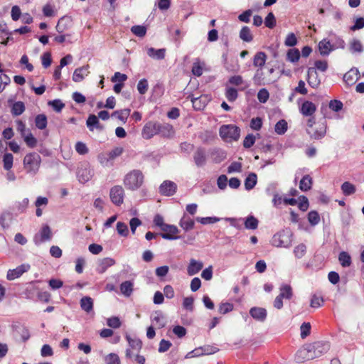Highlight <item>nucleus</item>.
I'll return each mask as SVG.
<instances>
[{"label": "nucleus", "instance_id": "nucleus-39", "mask_svg": "<svg viewBox=\"0 0 364 364\" xmlns=\"http://www.w3.org/2000/svg\"><path fill=\"white\" fill-rule=\"evenodd\" d=\"M257 181V175L254 173H250L245 181V187L247 190L252 189Z\"/></svg>", "mask_w": 364, "mask_h": 364}, {"label": "nucleus", "instance_id": "nucleus-40", "mask_svg": "<svg viewBox=\"0 0 364 364\" xmlns=\"http://www.w3.org/2000/svg\"><path fill=\"white\" fill-rule=\"evenodd\" d=\"M194 221L185 215L181 219L179 225L186 231L190 230L194 227Z\"/></svg>", "mask_w": 364, "mask_h": 364}, {"label": "nucleus", "instance_id": "nucleus-1", "mask_svg": "<svg viewBox=\"0 0 364 364\" xmlns=\"http://www.w3.org/2000/svg\"><path fill=\"white\" fill-rule=\"evenodd\" d=\"M144 175L138 169H134L125 174L123 184L127 190L135 191L139 190L144 184Z\"/></svg>", "mask_w": 364, "mask_h": 364}, {"label": "nucleus", "instance_id": "nucleus-28", "mask_svg": "<svg viewBox=\"0 0 364 364\" xmlns=\"http://www.w3.org/2000/svg\"><path fill=\"white\" fill-rule=\"evenodd\" d=\"M166 49H155L154 48H149L147 49V55L156 60H161L165 58Z\"/></svg>", "mask_w": 364, "mask_h": 364}, {"label": "nucleus", "instance_id": "nucleus-10", "mask_svg": "<svg viewBox=\"0 0 364 364\" xmlns=\"http://www.w3.org/2000/svg\"><path fill=\"white\" fill-rule=\"evenodd\" d=\"M30 268L31 266L29 264H23L15 269H9L7 272L6 279L9 281L14 280L20 277L23 273L27 272Z\"/></svg>", "mask_w": 364, "mask_h": 364}, {"label": "nucleus", "instance_id": "nucleus-42", "mask_svg": "<svg viewBox=\"0 0 364 364\" xmlns=\"http://www.w3.org/2000/svg\"><path fill=\"white\" fill-rule=\"evenodd\" d=\"M204 63L200 62L199 59H196L193 63L192 68V73L197 77H200L203 74Z\"/></svg>", "mask_w": 364, "mask_h": 364}, {"label": "nucleus", "instance_id": "nucleus-32", "mask_svg": "<svg viewBox=\"0 0 364 364\" xmlns=\"http://www.w3.org/2000/svg\"><path fill=\"white\" fill-rule=\"evenodd\" d=\"M279 296L282 299H291L293 296L292 288L289 284H282L279 288Z\"/></svg>", "mask_w": 364, "mask_h": 364}, {"label": "nucleus", "instance_id": "nucleus-35", "mask_svg": "<svg viewBox=\"0 0 364 364\" xmlns=\"http://www.w3.org/2000/svg\"><path fill=\"white\" fill-rule=\"evenodd\" d=\"M159 134L163 136L171 137L173 135L174 131L173 127L169 124H159Z\"/></svg>", "mask_w": 364, "mask_h": 364}, {"label": "nucleus", "instance_id": "nucleus-16", "mask_svg": "<svg viewBox=\"0 0 364 364\" xmlns=\"http://www.w3.org/2000/svg\"><path fill=\"white\" fill-rule=\"evenodd\" d=\"M307 75V81L309 85L313 88L318 87L321 83V81L318 78L316 70L314 68H309Z\"/></svg>", "mask_w": 364, "mask_h": 364}, {"label": "nucleus", "instance_id": "nucleus-7", "mask_svg": "<svg viewBox=\"0 0 364 364\" xmlns=\"http://www.w3.org/2000/svg\"><path fill=\"white\" fill-rule=\"evenodd\" d=\"M93 174V170L87 162L81 164L77 171V178L81 183H85L89 181L92 178Z\"/></svg>", "mask_w": 364, "mask_h": 364}, {"label": "nucleus", "instance_id": "nucleus-38", "mask_svg": "<svg viewBox=\"0 0 364 364\" xmlns=\"http://www.w3.org/2000/svg\"><path fill=\"white\" fill-rule=\"evenodd\" d=\"M80 306L85 311L89 313L93 309V300L89 296L82 297L80 300Z\"/></svg>", "mask_w": 364, "mask_h": 364}, {"label": "nucleus", "instance_id": "nucleus-19", "mask_svg": "<svg viewBox=\"0 0 364 364\" xmlns=\"http://www.w3.org/2000/svg\"><path fill=\"white\" fill-rule=\"evenodd\" d=\"M250 314L254 319L264 321L267 318V310L262 307H252L250 310Z\"/></svg>", "mask_w": 364, "mask_h": 364}, {"label": "nucleus", "instance_id": "nucleus-64", "mask_svg": "<svg viewBox=\"0 0 364 364\" xmlns=\"http://www.w3.org/2000/svg\"><path fill=\"white\" fill-rule=\"evenodd\" d=\"M350 50L352 53L361 52L363 50V46L358 40H353L350 44Z\"/></svg>", "mask_w": 364, "mask_h": 364}, {"label": "nucleus", "instance_id": "nucleus-50", "mask_svg": "<svg viewBox=\"0 0 364 364\" xmlns=\"http://www.w3.org/2000/svg\"><path fill=\"white\" fill-rule=\"evenodd\" d=\"M299 58L300 53L298 49H290L287 53V60L290 62H297Z\"/></svg>", "mask_w": 364, "mask_h": 364}, {"label": "nucleus", "instance_id": "nucleus-20", "mask_svg": "<svg viewBox=\"0 0 364 364\" xmlns=\"http://www.w3.org/2000/svg\"><path fill=\"white\" fill-rule=\"evenodd\" d=\"M318 50L321 55H328L333 50V44L327 39H323L318 43Z\"/></svg>", "mask_w": 364, "mask_h": 364}, {"label": "nucleus", "instance_id": "nucleus-57", "mask_svg": "<svg viewBox=\"0 0 364 364\" xmlns=\"http://www.w3.org/2000/svg\"><path fill=\"white\" fill-rule=\"evenodd\" d=\"M233 309V304L231 303L225 302L220 304L218 311L220 314H225L232 311Z\"/></svg>", "mask_w": 364, "mask_h": 364}, {"label": "nucleus", "instance_id": "nucleus-56", "mask_svg": "<svg viewBox=\"0 0 364 364\" xmlns=\"http://www.w3.org/2000/svg\"><path fill=\"white\" fill-rule=\"evenodd\" d=\"M308 220L312 225H317L320 221V217L316 211H311L308 214Z\"/></svg>", "mask_w": 364, "mask_h": 364}, {"label": "nucleus", "instance_id": "nucleus-30", "mask_svg": "<svg viewBox=\"0 0 364 364\" xmlns=\"http://www.w3.org/2000/svg\"><path fill=\"white\" fill-rule=\"evenodd\" d=\"M240 38L247 43H250L253 40V34L251 29L248 26L242 27L239 33Z\"/></svg>", "mask_w": 364, "mask_h": 364}, {"label": "nucleus", "instance_id": "nucleus-54", "mask_svg": "<svg viewBox=\"0 0 364 364\" xmlns=\"http://www.w3.org/2000/svg\"><path fill=\"white\" fill-rule=\"evenodd\" d=\"M132 32L139 37H143L146 35V28L144 26H134L131 28Z\"/></svg>", "mask_w": 364, "mask_h": 364}, {"label": "nucleus", "instance_id": "nucleus-12", "mask_svg": "<svg viewBox=\"0 0 364 364\" xmlns=\"http://www.w3.org/2000/svg\"><path fill=\"white\" fill-rule=\"evenodd\" d=\"M159 124L149 122L145 124L142 130V136L146 139H149L152 136L159 134Z\"/></svg>", "mask_w": 364, "mask_h": 364}, {"label": "nucleus", "instance_id": "nucleus-37", "mask_svg": "<svg viewBox=\"0 0 364 364\" xmlns=\"http://www.w3.org/2000/svg\"><path fill=\"white\" fill-rule=\"evenodd\" d=\"M267 60V55L264 52H258L255 54L253 59V65L255 67H262Z\"/></svg>", "mask_w": 364, "mask_h": 364}, {"label": "nucleus", "instance_id": "nucleus-63", "mask_svg": "<svg viewBox=\"0 0 364 364\" xmlns=\"http://www.w3.org/2000/svg\"><path fill=\"white\" fill-rule=\"evenodd\" d=\"M343 103L340 100H333L329 102V108L334 112H339L343 109Z\"/></svg>", "mask_w": 364, "mask_h": 364}, {"label": "nucleus", "instance_id": "nucleus-60", "mask_svg": "<svg viewBox=\"0 0 364 364\" xmlns=\"http://www.w3.org/2000/svg\"><path fill=\"white\" fill-rule=\"evenodd\" d=\"M48 105L51 106L53 109L59 112L65 107V105L60 100H54L48 102Z\"/></svg>", "mask_w": 364, "mask_h": 364}, {"label": "nucleus", "instance_id": "nucleus-44", "mask_svg": "<svg viewBox=\"0 0 364 364\" xmlns=\"http://www.w3.org/2000/svg\"><path fill=\"white\" fill-rule=\"evenodd\" d=\"M109 156L107 152L100 154L97 156L100 164L103 166H110L112 165V160Z\"/></svg>", "mask_w": 364, "mask_h": 364}, {"label": "nucleus", "instance_id": "nucleus-25", "mask_svg": "<svg viewBox=\"0 0 364 364\" xmlns=\"http://www.w3.org/2000/svg\"><path fill=\"white\" fill-rule=\"evenodd\" d=\"M51 230L48 225H44L41 228V230L40 232V236L41 238L38 239V236H36L34 238V241L36 244H38L40 242L49 240L51 238Z\"/></svg>", "mask_w": 364, "mask_h": 364}, {"label": "nucleus", "instance_id": "nucleus-59", "mask_svg": "<svg viewBox=\"0 0 364 364\" xmlns=\"http://www.w3.org/2000/svg\"><path fill=\"white\" fill-rule=\"evenodd\" d=\"M297 43V38L294 33H289L285 39L284 44L287 46L292 47L296 46Z\"/></svg>", "mask_w": 364, "mask_h": 364}, {"label": "nucleus", "instance_id": "nucleus-5", "mask_svg": "<svg viewBox=\"0 0 364 364\" xmlns=\"http://www.w3.org/2000/svg\"><path fill=\"white\" fill-rule=\"evenodd\" d=\"M329 348L330 346L328 343L317 342L314 343L313 346L310 347L309 349L304 348L299 350L298 354L302 355L306 359H312L314 356L311 355H307L308 353H311V351L314 350L315 356L318 357L326 353L329 350Z\"/></svg>", "mask_w": 364, "mask_h": 364}, {"label": "nucleus", "instance_id": "nucleus-9", "mask_svg": "<svg viewBox=\"0 0 364 364\" xmlns=\"http://www.w3.org/2000/svg\"><path fill=\"white\" fill-rule=\"evenodd\" d=\"M326 124L325 123H321L317 124L312 129H306V132L311 139L318 140L324 137L326 133Z\"/></svg>", "mask_w": 364, "mask_h": 364}, {"label": "nucleus", "instance_id": "nucleus-55", "mask_svg": "<svg viewBox=\"0 0 364 364\" xmlns=\"http://www.w3.org/2000/svg\"><path fill=\"white\" fill-rule=\"evenodd\" d=\"M149 88V84L146 79H141L137 84V90L141 95L145 94Z\"/></svg>", "mask_w": 364, "mask_h": 364}, {"label": "nucleus", "instance_id": "nucleus-17", "mask_svg": "<svg viewBox=\"0 0 364 364\" xmlns=\"http://www.w3.org/2000/svg\"><path fill=\"white\" fill-rule=\"evenodd\" d=\"M151 318L152 324L159 328L164 327L166 323V318L163 313L160 311L154 312Z\"/></svg>", "mask_w": 364, "mask_h": 364}, {"label": "nucleus", "instance_id": "nucleus-3", "mask_svg": "<svg viewBox=\"0 0 364 364\" xmlns=\"http://www.w3.org/2000/svg\"><path fill=\"white\" fill-rule=\"evenodd\" d=\"M292 232L289 229H284L274 235L271 244L277 247L288 248L292 244Z\"/></svg>", "mask_w": 364, "mask_h": 364}, {"label": "nucleus", "instance_id": "nucleus-2", "mask_svg": "<svg viewBox=\"0 0 364 364\" xmlns=\"http://www.w3.org/2000/svg\"><path fill=\"white\" fill-rule=\"evenodd\" d=\"M41 161V156L38 153H28L23 159V169L28 175L36 176L39 171Z\"/></svg>", "mask_w": 364, "mask_h": 364}, {"label": "nucleus", "instance_id": "nucleus-18", "mask_svg": "<svg viewBox=\"0 0 364 364\" xmlns=\"http://www.w3.org/2000/svg\"><path fill=\"white\" fill-rule=\"evenodd\" d=\"M8 103L11 107V113L14 116H19L25 111V105L21 101L14 102L12 99H9Z\"/></svg>", "mask_w": 364, "mask_h": 364}, {"label": "nucleus", "instance_id": "nucleus-6", "mask_svg": "<svg viewBox=\"0 0 364 364\" xmlns=\"http://www.w3.org/2000/svg\"><path fill=\"white\" fill-rule=\"evenodd\" d=\"M274 72V68H270L267 73H264L262 68H258L253 77L254 84L256 85H264L274 82L275 78L271 77V75Z\"/></svg>", "mask_w": 364, "mask_h": 364}, {"label": "nucleus", "instance_id": "nucleus-21", "mask_svg": "<svg viewBox=\"0 0 364 364\" xmlns=\"http://www.w3.org/2000/svg\"><path fill=\"white\" fill-rule=\"evenodd\" d=\"M88 65L76 68L73 75V80L76 82H81L89 74Z\"/></svg>", "mask_w": 364, "mask_h": 364}, {"label": "nucleus", "instance_id": "nucleus-22", "mask_svg": "<svg viewBox=\"0 0 364 364\" xmlns=\"http://www.w3.org/2000/svg\"><path fill=\"white\" fill-rule=\"evenodd\" d=\"M359 72L356 68H352L343 76V80L348 85L354 84L358 80Z\"/></svg>", "mask_w": 364, "mask_h": 364}, {"label": "nucleus", "instance_id": "nucleus-13", "mask_svg": "<svg viewBox=\"0 0 364 364\" xmlns=\"http://www.w3.org/2000/svg\"><path fill=\"white\" fill-rule=\"evenodd\" d=\"M177 189L176 184L171 181H164L159 187V192L161 194L166 196H173Z\"/></svg>", "mask_w": 364, "mask_h": 364}, {"label": "nucleus", "instance_id": "nucleus-29", "mask_svg": "<svg viewBox=\"0 0 364 364\" xmlns=\"http://www.w3.org/2000/svg\"><path fill=\"white\" fill-rule=\"evenodd\" d=\"M87 126L90 131L97 129H102L103 127L100 124L98 118L95 114H90L87 119Z\"/></svg>", "mask_w": 364, "mask_h": 364}, {"label": "nucleus", "instance_id": "nucleus-27", "mask_svg": "<svg viewBox=\"0 0 364 364\" xmlns=\"http://www.w3.org/2000/svg\"><path fill=\"white\" fill-rule=\"evenodd\" d=\"M115 264L114 259L110 257H105L100 260L97 270L100 273H104L107 268L112 267Z\"/></svg>", "mask_w": 364, "mask_h": 364}, {"label": "nucleus", "instance_id": "nucleus-61", "mask_svg": "<svg viewBox=\"0 0 364 364\" xmlns=\"http://www.w3.org/2000/svg\"><path fill=\"white\" fill-rule=\"evenodd\" d=\"M107 324L111 328H117L120 327L121 321L117 316H112L107 320Z\"/></svg>", "mask_w": 364, "mask_h": 364}, {"label": "nucleus", "instance_id": "nucleus-23", "mask_svg": "<svg viewBox=\"0 0 364 364\" xmlns=\"http://www.w3.org/2000/svg\"><path fill=\"white\" fill-rule=\"evenodd\" d=\"M193 160L197 166H203L206 163V154L205 150L203 149H198L194 153Z\"/></svg>", "mask_w": 364, "mask_h": 364}, {"label": "nucleus", "instance_id": "nucleus-48", "mask_svg": "<svg viewBox=\"0 0 364 364\" xmlns=\"http://www.w3.org/2000/svg\"><path fill=\"white\" fill-rule=\"evenodd\" d=\"M238 94L236 89L228 87L225 91V97L230 102H234L237 98Z\"/></svg>", "mask_w": 364, "mask_h": 364}, {"label": "nucleus", "instance_id": "nucleus-15", "mask_svg": "<svg viewBox=\"0 0 364 364\" xmlns=\"http://www.w3.org/2000/svg\"><path fill=\"white\" fill-rule=\"evenodd\" d=\"M203 267V263L201 261L195 259H191L187 266V274L193 276L198 274Z\"/></svg>", "mask_w": 364, "mask_h": 364}, {"label": "nucleus", "instance_id": "nucleus-34", "mask_svg": "<svg viewBox=\"0 0 364 364\" xmlns=\"http://www.w3.org/2000/svg\"><path fill=\"white\" fill-rule=\"evenodd\" d=\"M243 223L245 228L247 230H256L259 225L258 220L252 215H249L244 220Z\"/></svg>", "mask_w": 364, "mask_h": 364}, {"label": "nucleus", "instance_id": "nucleus-11", "mask_svg": "<svg viewBox=\"0 0 364 364\" xmlns=\"http://www.w3.org/2000/svg\"><path fill=\"white\" fill-rule=\"evenodd\" d=\"M127 339L130 348L126 350V357L132 358L141 348V342L139 339L132 338L129 336H127Z\"/></svg>", "mask_w": 364, "mask_h": 364}, {"label": "nucleus", "instance_id": "nucleus-24", "mask_svg": "<svg viewBox=\"0 0 364 364\" xmlns=\"http://www.w3.org/2000/svg\"><path fill=\"white\" fill-rule=\"evenodd\" d=\"M71 22L72 20L70 17L63 16L60 18L56 25V31L60 33H63L70 27Z\"/></svg>", "mask_w": 364, "mask_h": 364}, {"label": "nucleus", "instance_id": "nucleus-52", "mask_svg": "<svg viewBox=\"0 0 364 364\" xmlns=\"http://www.w3.org/2000/svg\"><path fill=\"white\" fill-rule=\"evenodd\" d=\"M306 252V247L304 244H300L296 246L294 249V254L296 257L301 258L304 256Z\"/></svg>", "mask_w": 364, "mask_h": 364}, {"label": "nucleus", "instance_id": "nucleus-45", "mask_svg": "<svg viewBox=\"0 0 364 364\" xmlns=\"http://www.w3.org/2000/svg\"><path fill=\"white\" fill-rule=\"evenodd\" d=\"M14 156L10 153H6L4 155L3 163L4 168L6 171H9L13 166Z\"/></svg>", "mask_w": 364, "mask_h": 364}, {"label": "nucleus", "instance_id": "nucleus-49", "mask_svg": "<svg viewBox=\"0 0 364 364\" xmlns=\"http://www.w3.org/2000/svg\"><path fill=\"white\" fill-rule=\"evenodd\" d=\"M35 122H36V126L38 129H43L47 126V118L44 114H38L36 117Z\"/></svg>", "mask_w": 364, "mask_h": 364}, {"label": "nucleus", "instance_id": "nucleus-58", "mask_svg": "<svg viewBox=\"0 0 364 364\" xmlns=\"http://www.w3.org/2000/svg\"><path fill=\"white\" fill-rule=\"evenodd\" d=\"M269 97V92L267 89L262 88L257 93V99L262 103H265Z\"/></svg>", "mask_w": 364, "mask_h": 364}, {"label": "nucleus", "instance_id": "nucleus-33", "mask_svg": "<svg viewBox=\"0 0 364 364\" xmlns=\"http://www.w3.org/2000/svg\"><path fill=\"white\" fill-rule=\"evenodd\" d=\"M134 284L130 281H125L120 285V291L126 297H129L133 292Z\"/></svg>", "mask_w": 364, "mask_h": 364}, {"label": "nucleus", "instance_id": "nucleus-31", "mask_svg": "<svg viewBox=\"0 0 364 364\" xmlns=\"http://www.w3.org/2000/svg\"><path fill=\"white\" fill-rule=\"evenodd\" d=\"M207 101V97L205 96H200L198 97L191 98L193 107L195 109L197 110L203 109L205 107Z\"/></svg>", "mask_w": 364, "mask_h": 364}, {"label": "nucleus", "instance_id": "nucleus-62", "mask_svg": "<svg viewBox=\"0 0 364 364\" xmlns=\"http://www.w3.org/2000/svg\"><path fill=\"white\" fill-rule=\"evenodd\" d=\"M107 364H120L119 356L115 353H109L105 358Z\"/></svg>", "mask_w": 364, "mask_h": 364}, {"label": "nucleus", "instance_id": "nucleus-41", "mask_svg": "<svg viewBox=\"0 0 364 364\" xmlns=\"http://www.w3.org/2000/svg\"><path fill=\"white\" fill-rule=\"evenodd\" d=\"M338 260L343 267H349L351 264V257L346 252H341L338 255Z\"/></svg>", "mask_w": 364, "mask_h": 364}, {"label": "nucleus", "instance_id": "nucleus-8", "mask_svg": "<svg viewBox=\"0 0 364 364\" xmlns=\"http://www.w3.org/2000/svg\"><path fill=\"white\" fill-rule=\"evenodd\" d=\"M124 190L122 186H114L109 190L110 200L115 205L119 206L124 203Z\"/></svg>", "mask_w": 364, "mask_h": 364}, {"label": "nucleus", "instance_id": "nucleus-36", "mask_svg": "<svg viewBox=\"0 0 364 364\" xmlns=\"http://www.w3.org/2000/svg\"><path fill=\"white\" fill-rule=\"evenodd\" d=\"M312 178L309 175L304 176L299 183V188L302 191H307L311 188Z\"/></svg>", "mask_w": 364, "mask_h": 364}, {"label": "nucleus", "instance_id": "nucleus-26", "mask_svg": "<svg viewBox=\"0 0 364 364\" xmlns=\"http://www.w3.org/2000/svg\"><path fill=\"white\" fill-rule=\"evenodd\" d=\"M316 105L309 101H305L300 109V111L303 115L311 116L316 112Z\"/></svg>", "mask_w": 364, "mask_h": 364}, {"label": "nucleus", "instance_id": "nucleus-14", "mask_svg": "<svg viewBox=\"0 0 364 364\" xmlns=\"http://www.w3.org/2000/svg\"><path fill=\"white\" fill-rule=\"evenodd\" d=\"M161 230L164 232V233L161 235L164 239L176 240L178 238V237L174 236L179 232V230L176 225L166 224Z\"/></svg>", "mask_w": 364, "mask_h": 364}, {"label": "nucleus", "instance_id": "nucleus-46", "mask_svg": "<svg viewBox=\"0 0 364 364\" xmlns=\"http://www.w3.org/2000/svg\"><path fill=\"white\" fill-rule=\"evenodd\" d=\"M274 130L277 134H284L287 130V122L284 119L279 120L275 124Z\"/></svg>", "mask_w": 364, "mask_h": 364}, {"label": "nucleus", "instance_id": "nucleus-47", "mask_svg": "<svg viewBox=\"0 0 364 364\" xmlns=\"http://www.w3.org/2000/svg\"><path fill=\"white\" fill-rule=\"evenodd\" d=\"M130 114L129 109H124L119 111H116L113 113V116H117V118L121 120L123 123H125L128 117Z\"/></svg>", "mask_w": 364, "mask_h": 364}, {"label": "nucleus", "instance_id": "nucleus-43", "mask_svg": "<svg viewBox=\"0 0 364 364\" xmlns=\"http://www.w3.org/2000/svg\"><path fill=\"white\" fill-rule=\"evenodd\" d=\"M355 186L350 182H344L341 185V191L345 196H350L355 192Z\"/></svg>", "mask_w": 364, "mask_h": 364}, {"label": "nucleus", "instance_id": "nucleus-53", "mask_svg": "<svg viewBox=\"0 0 364 364\" xmlns=\"http://www.w3.org/2000/svg\"><path fill=\"white\" fill-rule=\"evenodd\" d=\"M117 231L123 237H127L129 235V230L127 225L122 222H118L117 223Z\"/></svg>", "mask_w": 364, "mask_h": 364}, {"label": "nucleus", "instance_id": "nucleus-4", "mask_svg": "<svg viewBox=\"0 0 364 364\" xmlns=\"http://www.w3.org/2000/svg\"><path fill=\"white\" fill-rule=\"evenodd\" d=\"M219 134L225 141L231 142L239 139L240 129L234 124H225L220 127Z\"/></svg>", "mask_w": 364, "mask_h": 364}, {"label": "nucleus", "instance_id": "nucleus-51", "mask_svg": "<svg viewBox=\"0 0 364 364\" xmlns=\"http://www.w3.org/2000/svg\"><path fill=\"white\" fill-rule=\"evenodd\" d=\"M264 24L269 28H273L276 26V18L273 13L269 12L264 19Z\"/></svg>", "mask_w": 364, "mask_h": 364}]
</instances>
